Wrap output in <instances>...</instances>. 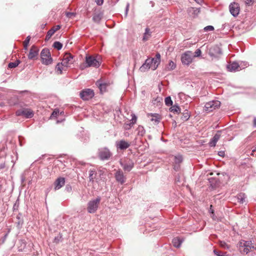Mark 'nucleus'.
<instances>
[{
    "instance_id": "nucleus-36",
    "label": "nucleus",
    "mask_w": 256,
    "mask_h": 256,
    "mask_svg": "<svg viewBox=\"0 0 256 256\" xmlns=\"http://www.w3.org/2000/svg\"><path fill=\"white\" fill-rule=\"evenodd\" d=\"M132 118L130 120L131 122L129 124V126L130 127L132 126L136 122L137 118L134 114H132Z\"/></svg>"
},
{
    "instance_id": "nucleus-10",
    "label": "nucleus",
    "mask_w": 256,
    "mask_h": 256,
    "mask_svg": "<svg viewBox=\"0 0 256 256\" xmlns=\"http://www.w3.org/2000/svg\"><path fill=\"white\" fill-rule=\"evenodd\" d=\"M98 156L102 160H108L112 156V154L108 148H102L98 150Z\"/></svg>"
},
{
    "instance_id": "nucleus-61",
    "label": "nucleus",
    "mask_w": 256,
    "mask_h": 256,
    "mask_svg": "<svg viewBox=\"0 0 256 256\" xmlns=\"http://www.w3.org/2000/svg\"><path fill=\"white\" fill-rule=\"evenodd\" d=\"M219 153V156H222L221 154H222V152H220Z\"/></svg>"
},
{
    "instance_id": "nucleus-41",
    "label": "nucleus",
    "mask_w": 256,
    "mask_h": 256,
    "mask_svg": "<svg viewBox=\"0 0 256 256\" xmlns=\"http://www.w3.org/2000/svg\"><path fill=\"white\" fill-rule=\"evenodd\" d=\"M62 236L59 234L58 236H56L54 240V242L56 244L58 243L62 240Z\"/></svg>"
},
{
    "instance_id": "nucleus-60",
    "label": "nucleus",
    "mask_w": 256,
    "mask_h": 256,
    "mask_svg": "<svg viewBox=\"0 0 256 256\" xmlns=\"http://www.w3.org/2000/svg\"><path fill=\"white\" fill-rule=\"evenodd\" d=\"M219 153V156H222L221 154H222V152H220Z\"/></svg>"
},
{
    "instance_id": "nucleus-5",
    "label": "nucleus",
    "mask_w": 256,
    "mask_h": 256,
    "mask_svg": "<svg viewBox=\"0 0 256 256\" xmlns=\"http://www.w3.org/2000/svg\"><path fill=\"white\" fill-rule=\"evenodd\" d=\"M220 106V102L217 100H212L206 102L204 106V110L208 112H210L218 108Z\"/></svg>"
},
{
    "instance_id": "nucleus-19",
    "label": "nucleus",
    "mask_w": 256,
    "mask_h": 256,
    "mask_svg": "<svg viewBox=\"0 0 256 256\" xmlns=\"http://www.w3.org/2000/svg\"><path fill=\"white\" fill-rule=\"evenodd\" d=\"M152 60H150V58H148L146 60L145 62L140 66V70L141 72H144L146 70L151 68L152 70V65L150 64Z\"/></svg>"
},
{
    "instance_id": "nucleus-39",
    "label": "nucleus",
    "mask_w": 256,
    "mask_h": 256,
    "mask_svg": "<svg viewBox=\"0 0 256 256\" xmlns=\"http://www.w3.org/2000/svg\"><path fill=\"white\" fill-rule=\"evenodd\" d=\"M214 252L217 256H228V254H227L226 252H218V251H217L216 250H214Z\"/></svg>"
},
{
    "instance_id": "nucleus-22",
    "label": "nucleus",
    "mask_w": 256,
    "mask_h": 256,
    "mask_svg": "<svg viewBox=\"0 0 256 256\" xmlns=\"http://www.w3.org/2000/svg\"><path fill=\"white\" fill-rule=\"evenodd\" d=\"M60 28V25H57L54 27L53 28H51L50 30H49L48 32L46 38V39H49Z\"/></svg>"
},
{
    "instance_id": "nucleus-50",
    "label": "nucleus",
    "mask_w": 256,
    "mask_h": 256,
    "mask_svg": "<svg viewBox=\"0 0 256 256\" xmlns=\"http://www.w3.org/2000/svg\"><path fill=\"white\" fill-rule=\"evenodd\" d=\"M58 111H54L50 116V118H52L54 117H56L58 115Z\"/></svg>"
},
{
    "instance_id": "nucleus-1",
    "label": "nucleus",
    "mask_w": 256,
    "mask_h": 256,
    "mask_svg": "<svg viewBox=\"0 0 256 256\" xmlns=\"http://www.w3.org/2000/svg\"><path fill=\"white\" fill-rule=\"evenodd\" d=\"M101 63L102 62L100 57L96 58L92 56L86 55L85 62L80 64V68L81 70H84L86 68L90 67L97 68L100 66Z\"/></svg>"
},
{
    "instance_id": "nucleus-18",
    "label": "nucleus",
    "mask_w": 256,
    "mask_h": 256,
    "mask_svg": "<svg viewBox=\"0 0 256 256\" xmlns=\"http://www.w3.org/2000/svg\"><path fill=\"white\" fill-rule=\"evenodd\" d=\"M148 116L150 118L151 122H154V124H158L161 119L160 116L158 114H150Z\"/></svg>"
},
{
    "instance_id": "nucleus-21",
    "label": "nucleus",
    "mask_w": 256,
    "mask_h": 256,
    "mask_svg": "<svg viewBox=\"0 0 256 256\" xmlns=\"http://www.w3.org/2000/svg\"><path fill=\"white\" fill-rule=\"evenodd\" d=\"M222 50L218 46H214L210 50L209 54L211 56H215L217 54H221Z\"/></svg>"
},
{
    "instance_id": "nucleus-31",
    "label": "nucleus",
    "mask_w": 256,
    "mask_h": 256,
    "mask_svg": "<svg viewBox=\"0 0 256 256\" xmlns=\"http://www.w3.org/2000/svg\"><path fill=\"white\" fill-rule=\"evenodd\" d=\"M182 160V156L178 155L174 157V162L176 164H179Z\"/></svg>"
},
{
    "instance_id": "nucleus-33",
    "label": "nucleus",
    "mask_w": 256,
    "mask_h": 256,
    "mask_svg": "<svg viewBox=\"0 0 256 256\" xmlns=\"http://www.w3.org/2000/svg\"><path fill=\"white\" fill-rule=\"evenodd\" d=\"M19 64L20 62L18 60L14 62H11L8 64V66L10 68H15Z\"/></svg>"
},
{
    "instance_id": "nucleus-25",
    "label": "nucleus",
    "mask_w": 256,
    "mask_h": 256,
    "mask_svg": "<svg viewBox=\"0 0 256 256\" xmlns=\"http://www.w3.org/2000/svg\"><path fill=\"white\" fill-rule=\"evenodd\" d=\"M238 202L240 204H244L245 202L246 196L244 193H240L236 196Z\"/></svg>"
},
{
    "instance_id": "nucleus-40",
    "label": "nucleus",
    "mask_w": 256,
    "mask_h": 256,
    "mask_svg": "<svg viewBox=\"0 0 256 256\" xmlns=\"http://www.w3.org/2000/svg\"><path fill=\"white\" fill-rule=\"evenodd\" d=\"M186 113H184L183 114V116H182V118L184 120H187L189 119L190 118V114H188V111L187 110H186Z\"/></svg>"
},
{
    "instance_id": "nucleus-46",
    "label": "nucleus",
    "mask_w": 256,
    "mask_h": 256,
    "mask_svg": "<svg viewBox=\"0 0 256 256\" xmlns=\"http://www.w3.org/2000/svg\"><path fill=\"white\" fill-rule=\"evenodd\" d=\"M201 50L200 49H197L195 52H194V55L193 56V58L194 57H198L200 56L201 54Z\"/></svg>"
},
{
    "instance_id": "nucleus-15",
    "label": "nucleus",
    "mask_w": 256,
    "mask_h": 256,
    "mask_svg": "<svg viewBox=\"0 0 256 256\" xmlns=\"http://www.w3.org/2000/svg\"><path fill=\"white\" fill-rule=\"evenodd\" d=\"M38 53V49L35 46H32L28 54V58L30 60H34L36 58Z\"/></svg>"
},
{
    "instance_id": "nucleus-29",
    "label": "nucleus",
    "mask_w": 256,
    "mask_h": 256,
    "mask_svg": "<svg viewBox=\"0 0 256 256\" xmlns=\"http://www.w3.org/2000/svg\"><path fill=\"white\" fill-rule=\"evenodd\" d=\"M137 134L138 135L142 136L146 132L145 130L144 127L141 126H139L136 128Z\"/></svg>"
},
{
    "instance_id": "nucleus-43",
    "label": "nucleus",
    "mask_w": 256,
    "mask_h": 256,
    "mask_svg": "<svg viewBox=\"0 0 256 256\" xmlns=\"http://www.w3.org/2000/svg\"><path fill=\"white\" fill-rule=\"evenodd\" d=\"M244 4L247 6H251L254 2V0H242Z\"/></svg>"
},
{
    "instance_id": "nucleus-23",
    "label": "nucleus",
    "mask_w": 256,
    "mask_h": 256,
    "mask_svg": "<svg viewBox=\"0 0 256 256\" xmlns=\"http://www.w3.org/2000/svg\"><path fill=\"white\" fill-rule=\"evenodd\" d=\"M220 138V134L217 133L210 140V141L209 142V145L211 147L215 146L216 145V144L218 140Z\"/></svg>"
},
{
    "instance_id": "nucleus-51",
    "label": "nucleus",
    "mask_w": 256,
    "mask_h": 256,
    "mask_svg": "<svg viewBox=\"0 0 256 256\" xmlns=\"http://www.w3.org/2000/svg\"><path fill=\"white\" fill-rule=\"evenodd\" d=\"M95 2L98 6H102L104 3V0H95Z\"/></svg>"
},
{
    "instance_id": "nucleus-14",
    "label": "nucleus",
    "mask_w": 256,
    "mask_h": 256,
    "mask_svg": "<svg viewBox=\"0 0 256 256\" xmlns=\"http://www.w3.org/2000/svg\"><path fill=\"white\" fill-rule=\"evenodd\" d=\"M150 60H152L150 64H152V70H155L157 68L158 66L160 64V54L159 53H157L156 55L155 58H150Z\"/></svg>"
},
{
    "instance_id": "nucleus-30",
    "label": "nucleus",
    "mask_w": 256,
    "mask_h": 256,
    "mask_svg": "<svg viewBox=\"0 0 256 256\" xmlns=\"http://www.w3.org/2000/svg\"><path fill=\"white\" fill-rule=\"evenodd\" d=\"M170 110V111L172 112L179 113L180 112V108L177 104H174L172 106Z\"/></svg>"
},
{
    "instance_id": "nucleus-17",
    "label": "nucleus",
    "mask_w": 256,
    "mask_h": 256,
    "mask_svg": "<svg viewBox=\"0 0 256 256\" xmlns=\"http://www.w3.org/2000/svg\"><path fill=\"white\" fill-rule=\"evenodd\" d=\"M65 179L64 178H58L54 182V189L58 190L60 189L62 186L64 185Z\"/></svg>"
},
{
    "instance_id": "nucleus-58",
    "label": "nucleus",
    "mask_w": 256,
    "mask_h": 256,
    "mask_svg": "<svg viewBox=\"0 0 256 256\" xmlns=\"http://www.w3.org/2000/svg\"><path fill=\"white\" fill-rule=\"evenodd\" d=\"M212 205H210V208H212ZM210 212L211 213L213 214L214 213V210H212V208H210Z\"/></svg>"
},
{
    "instance_id": "nucleus-16",
    "label": "nucleus",
    "mask_w": 256,
    "mask_h": 256,
    "mask_svg": "<svg viewBox=\"0 0 256 256\" xmlns=\"http://www.w3.org/2000/svg\"><path fill=\"white\" fill-rule=\"evenodd\" d=\"M116 148L121 150H126L130 146L128 142L124 140H121L119 142H116Z\"/></svg>"
},
{
    "instance_id": "nucleus-9",
    "label": "nucleus",
    "mask_w": 256,
    "mask_h": 256,
    "mask_svg": "<svg viewBox=\"0 0 256 256\" xmlns=\"http://www.w3.org/2000/svg\"><path fill=\"white\" fill-rule=\"evenodd\" d=\"M193 54L190 51H187L182 54L181 60L184 64L189 65L192 61Z\"/></svg>"
},
{
    "instance_id": "nucleus-42",
    "label": "nucleus",
    "mask_w": 256,
    "mask_h": 256,
    "mask_svg": "<svg viewBox=\"0 0 256 256\" xmlns=\"http://www.w3.org/2000/svg\"><path fill=\"white\" fill-rule=\"evenodd\" d=\"M19 204H20L19 199L18 198L14 204V206H13L14 210H17L18 209V208L19 206Z\"/></svg>"
},
{
    "instance_id": "nucleus-12",
    "label": "nucleus",
    "mask_w": 256,
    "mask_h": 256,
    "mask_svg": "<svg viewBox=\"0 0 256 256\" xmlns=\"http://www.w3.org/2000/svg\"><path fill=\"white\" fill-rule=\"evenodd\" d=\"M114 177L116 180L120 184H123L126 182V177L122 170H117L114 174Z\"/></svg>"
},
{
    "instance_id": "nucleus-20",
    "label": "nucleus",
    "mask_w": 256,
    "mask_h": 256,
    "mask_svg": "<svg viewBox=\"0 0 256 256\" xmlns=\"http://www.w3.org/2000/svg\"><path fill=\"white\" fill-rule=\"evenodd\" d=\"M104 13L102 12H94L93 17L92 20L96 23H99L103 17Z\"/></svg>"
},
{
    "instance_id": "nucleus-47",
    "label": "nucleus",
    "mask_w": 256,
    "mask_h": 256,
    "mask_svg": "<svg viewBox=\"0 0 256 256\" xmlns=\"http://www.w3.org/2000/svg\"><path fill=\"white\" fill-rule=\"evenodd\" d=\"M240 65L241 70L244 68L248 66V62H242L240 64Z\"/></svg>"
},
{
    "instance_id": "nucleus-48",
    "label": "nucleus",
    "mask_w": 256,
    "mask_h": 256,
    "mask_svg": "<svg viewBox=\"0 0 256 256\" xmlns=\"http://www.w3.org/2000/svg\"><path fill=\"white\" fill-rule=\"evenodd\" d=\"M220 245L222 248H228V246L226 244V242H224L220 241Z\"/></svg>"
},
{
    "instance_id": "nucleus-59",
    "label": "nucleus",
    "mask_w": 256,
    "mask_h": 256,
    "mask_svg": "<svg viewBox=\"0 0 256 256\" xmlns=\"http://www.w3.org/2000/svg\"><path fill=\"white\" fill-rule=\"evenodd\" d=\"M256 150V148H254V149H252V152H254Z\"/></svg>"
},
{
    "instance_id": "nucleus-13",
    "label": "nucleus",
    "mask_w": 256,
    "mask_h": 256,
    "mask_svg": "<svg viewBox=\"0 0 256 256\" xmlns=\"http://www.w3.org/2000/svg\"><path fill=\"white\" fill-rule=\"evenodd\" d=\"M228 70L231 72L239 71L241 70L240 65L236 62H230L226 66Z\"/></svg>"
},
{
    "instance_id": "nucleus-26",
    "label": "nucleus",
    "mask_w": 256,
    "mask_h": 256,
    "mask_svg": "<svg viewBox=\"0 0 256 256\" xmlns=\"http://www.w3.org/2000/svg\"><path fill=\"white\" fill-rule=\"evenodd\" d=\"M151 36V32H150V29L148 28H146L145 29V32L142 37V40L144 41L148 40L150 38Z\"/></svg>"
},
{
    "instance_id": "nucleus-57",
    "label": "nucleus",
    "mask_w": 256,
    "mask_h": 256,
    "mask_svg": "<svg viewBox=\"0 0 256 256\" xmlns=\"http://www.w3.org/2000/svg\"><path fill=\"white\" fill-rule=\"evenodd\" d=\"M252 249H254V248H256V247H255V246H254L253 244H252V245H251V246H250V249H252Z\"/></svg>"
},
{
    "instance_id": "nucleus-27",
    "label": "nucleus",
    "mask_w": 256,
    "mask_h": 256,
    "mask_svg": "<svg viewBox=\"0 0 256 256\" xmlns=\"http://www.w3.org/2000/svg\"><path fill=\"white\" fill-rule=\"evenodd\" d=\"M252 244V241L242 240L239 242V246L240 248L241 247H248L250 248Z\"/></svg>"
},
{
    "instance_id": "nucleus-45",
    "label": "nucleus",
    "mask_w": 256,
    "mask_h": 256,
    "mask_svg": "<svg viewBox=\"0 0 256 256\" xmlns=\"http://www.w3.org/2000/svg\"><path fill=\"white\" fill-rule=\"evenodd\" d=\"M213 30H214V28L213 26H208L204 28V30L206 32L212 31Z\"/></svg>"
},
{
    "instance_id": "nucleus-8",
    "label": "nucleus",
    "mask_w": 256,
    "mask_h": 256,
    "mask_svg": "<svg viewBox=\"0 0 256 256\" xmlns=\"http://www.w3.org/2000/svg\"><path fill=\"white\" fill-rule=\"evenodd\" d=\"M80 95L81 98L83 100H87L92 98L94 94L93 90L90 88H86L82 90Z\"/></svg>"
},
{
    "instance_id": "nucleus-49",
    "label": "nucleus",
    "mask_w": 256,
    "mask_h": 256,
    "mask_svg": "<svg viewBox=\"0 0 256 256\" xmlns=\"http://www.w3.org/2000/svg\"><path fill=\"white\" fill-rule=\"evenodd\" d=\"M66 16L68 18H72L75 16V14L74 12H68L66 13Z\"/></svg>"
},
{
    "instance_id": "nucleus-44",
    "label": "nucleus",
    "mask_w": 256,
    "mask_h": 256,
    "mask_svg": "<svg viewBox=\"0 0 256 256\" xmlns=\"http://www.w3.org/2000/svg\"><path fill=\"white\" fill-rule=\"evenodd\" d=\"M96 84H97V86H98L99 88H100V91H102L103 88H106V85L104 84L99 83V82H97Z\"/></svg>"
},
{
    "instance_id": "nucleus-35",
    "label": "nucleus",
    "mask_w": 256,
    "mask_h": 256,
    "mask_svg": "<svg viewBox=\"0 0 256 256\" xmlns=\"http://www.w3.org/2000/svg\"><path fill=\"white\" fill-rule=\"evenodd\" d=\"M250 248L248 247H241L240 248V252L242 254H248L250 252Z\"/></svg>"
},
{
    "instance_id": "nucleus-56",
    "label": "nucleus",
    "mask_w": 256,
    "mask_h": 256,
    "mask_svg": "<svg viewBox=\"0 0 256 256\" xmlns=\"http://www.w3.org/2000/svg\"><path fill=\"white\" fill-rule=\"evenodd\" d=\"M254 126L256 127V118H254Z\"/></svg>"
},
{
    "instance_id": "nucleus-24",
    "label": "nucleus",
    "mask_w": 256,
    "mask_h": 256,
    "mask_svg": "<svg viewBox=\"0 0 256 256\" xmlns=\"http://www.w3.org/2000/svg\"><path fill=\"white\" fill-rule=\"evenodd\" d=\"M182 242V240L178 238H175L172 240V243L174 246L177 248H178L181 246Z\"/></svg>"
},
{
    "instance_id": "nucleus-28",
    "label": "nucleus",
    "mask_w": 256,
    "mask_h": 256,
    "mask_svg": "<svg viewBox=\"0 0 256 256\" xmlns=\"http://www.w3.org/2000/svg\"><path fill=\"white\" fill-rule=\"evenodd\" d=\"M96 172L94 170H90L89 171V179L90 181L94 182V180L96 178Z\"/></svg>"
},
{
    "instance_id": "nucleus-53",
    "label": "nucleus",
    "mask_w": 256,
    "mask_h": 256,
    "mask_svg": "<svg viewBox=\"0 0 256 256\" xmlns=\"http://www.w3.org/2000/svg\"><path fill=\"white\" fill-rule=\"evenodd\" d=\"M5 167V164L4 163L0 164V170L3 169Z\"/></svg>"
},
{
    "instance_id": "nucleus-38",
    "label": "nucleus",
    "mask_w": 256,
    "mask_h": 256,
    "mask_svg": "<svg viewBox=\"0 0 256 256\" xmlns=\"http://www.w3.org/2000/svg\"><path fill=\"white\" fill-rule=\"evenodd\" d=\"M30 39V36H28L26 37V39L24 41V48L25 50H27V48H28V44H29Z\"/></svg>"
},
{
    "instance_id": "nucleus-11",
    "label": "nucleus",
    "mask_w": 256,
    "mask_h": 256,
    "mask_svg": "<svg viewBox=\"0 0 256 256\" xmlns=\"http://www.w3.org/2000/svg\"><path fill=\"white\" fill-rule=\"evenodd\" d=\"M229 9L230 14L234 17L237 16L240 13V6L236 2L231 3L229 6Z\"/></svg>"
},
{
    "instance_id": "nucleus-37",
    "label": "nucleus",
    "mask_w": 256,
    "mask_h": 256,
    "mask_svg": "<svg viewBox=\"0 0 256 256\" xmlns=\"http://www.w3.org/2000/svg\"><path fill=\"white\" fill-rule=\"evenodd\" d=\"M165 104L168 106H172V101L171 99L170 96H167L165 98Z\"/></svg>"
},
{
    "instance_id": "nucleus-55",
    "label": "nucleus",
    "mask_w": 256,
    "mask_h": 256,
    "mask_svg": "<svg viewBox=\"0 0 256 256\" xmlns=\"http://www.w3.org/2000/svg\"><path fill=\"white\" fill-rule=\"evenodd\" d=\"M130 127L129 126V124H126L124 125V128L126 129V130H128L130 128Z\"/></svg>"
},
{
    "instance_id": "nucleus-34",
    "label": "nucleus",
    "mask_w": 256,
    "mask_h": 256,
    "mask_svg": "<svg viewBox=\"0 0 256 256\" xmlns=\"http://www.w3.org/2000/svg\"><path fill=\"white\" fill-rule=\"evenodd\" d=\"M53 46L55 48H56L58 50H60L62 47V44L59 42H55L53 44Z\"/></svg>"
},
{
    "instance_id": "nucleus-2",
    "label": "nucleus",
    "mask_w": 256,
    "mask_h": 256,
    "mask_svg": "<svg viewBox=\"0 0 256 256\" xmlns=\"http://www.w3.org/2000/svg\"><path fill=\"white\" fill-rule=\"evenodd\" d=\"M74 62L73 56L70 54H66L63 58L62 62L58 63L56 67V70L60 72V74L62 73V70H66L65 68L70 66V65Z\"/></svg>"
},
{
    "instance_id": "nucleus-32",
    "label": "nucleus",
    "mask_w": 256,
    "mask_h": 256,
    "mask_svg": "<svg viewBox=\"0 0 256 256\" xmlns=\"http://www.w3.org/2000/svg\"><path fill=\"white\" fill-rule=\"evenodd\" d=\"M175 68L176 64L172 60H170L167 66V69L169 70H172L174 69Z\"/></svg>"
},
{
    "instance_id": "nucleus-52",
    "label": "nucleus",
    "mask_w": 256,
    "mask_h": 256,
    "mask_svg": "<svg viewBox=\"0 0 256 256\" xmlns=\"http://www.w3.org/2000/svg\"><path fill=\"white\" fill-rule=\"evenodd\" d=\"M180 168L179 164H175L174 165V168L175 170L178 171Z\"/></svg>"
},
{
    "instance_id": "nucleus-4",
    "label": "nucleus",
    "mask_w": 256,
    "mask_h": 256,
    "mask_svg": "<svg viewBox=\"0 0 256 256\" xmlns=\"http://www.w3.org/2000/svg\"><path fill=\"white\" fill-rule=\"evenodd\" d=\"M42 62L45 65L50 64L52 62L50 51L48 48H44L40 52Z\"/></svg>"
},
{
    "instance_id": "nucleus-3",
    "label": "nucleus",
    "mask_w": 256,
    "mask_h": 256,
    "mask_svg": "<svg viewBox=\"0 0 256 256\" xmlns=\"http://www.w3.org/2000/svg\"><path fill=\"white\" fill-rule=\"evenodd\" d=\"M101 200L100 196H97L94 199L90 200L87 204V210L90 214H94L96 212Z\"/></svg>"
},
{
    "instance_id": "nucleus-54",
    "label": "nucleus",
    "mask_w": 256,
    "mask_h": 256,
    "mask_svg": "<svg viewBox=\"0 0 256 256\" xmlns=\"http://www.w3.org/2000/svg\"><path fill=\"white\" fill-rule=\"evenodd\" d=\"M128 8H129V4H128L126 8V14H127L128 12Z\"/></svg>"
},
{
    "instance_id": "nucleus-6",
    "label": "nucleus",
    "mask_w": 256,
    "mask_h": 256,
    "mask_svg": "<svg viewBox=\"0 0 256 256\" xmlns=\"http://www.w3.org/2000/svg\"><path fill=\"white\" fill-rule=\"evenodd\" d=\"M120 164L124 171L130 172L134 166L133 160L130 158H125L120 162Z\"/></svg>"
},
{
    "instance_id": "nucleus-7",
    "label": "nucleus",
    "mask_w": 256,
    "mask_h": 256,
    "mask_svg": "<svg viewBox=\"0 0 256 256\" xmlns=\"http://www.w3.org/2000/svg\"><path fill=\"white\" fill-rule=\"evenodd\" d=\"M16 114L17 116H23L26 118L33 117L34 114L30 108H22L18 110Z\"/></svg>"
}]
</instances>
